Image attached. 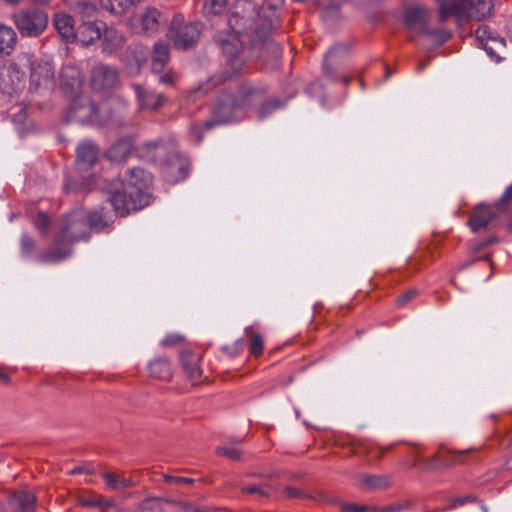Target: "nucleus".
<instances>
[{
  "mask_svg": "<svg viewBox=\"0 0 512 512\" xmlns=\"http://www.w3.org/2000/svg\"><path fill=\"white\" fill-rule=\"evenodd\" d=\"M65 189L69 192V191H75V190H80V188L77 187V183L75 180H72V179H68L65 183Z\"/></svg>",
  "mask_w": 512,
  "mask_h": 512,
  "instance_id": "bf43d9fd",
  "label": "nucleus"
},
{
  "mask_svg": "<svg viewBox=\"0 0 512 512\" xmlns=\"http://www.w3.org/2000/svg\"><path fill=\"white\" fill-rule=\"evenodd\" d=\"M166 480L169 482H175L178 484H190L192 483V479L180 476H166Z\"/></svg>",
  "mask_w": 512,
  "mask_h": 512,
  "instance_id": "6e6d98bb",
  "label": "nucleus"
},
{
  "mask_svg": "<svg viewBox=\"0 0 512 512\" xmlns=\"http://www.w3.org/2000/svg\"><path fill=\"white\" fill-rule=\"evenodd\" d=\"M202 130L203 127L200 124H193L190 126L189 135L190 138L197 144L202 141Z\"/></svg>",
  "mask_w": 512,
  "mask_h": 512,
  "instance_id": "de8ad7c7",
  "label": "nucleus"
},
{
  "mask_svg": "<svg viewBox=\"0 0 512 512\" xmlns=\"http://www.w3.org/2000/svg\"><path fill=\"white\" fill-rule=\"evenodd\" d=\"M84 76L80 69L73 64L62 66L59 74V86L68 96H77L82 89Z\"/></svg>",
  "mask_w": 512,
  "mask_h": 512,
  "instance_id": "a211bd4d",
  "label": "nucleus"
},
{
  "mask_svg": "<svg viewBox=\"0 0 512 512\" xmlns=\"http://www.w3.org/2000/svg\"><path fill=\"white\" fill-rule=\"evenodd\" d=\"M512 201V184L506 188L502 194L500 200L497 202L496 207L499 209L502 205H505Z\"/></svg>",
  "mask_w": 512,
  "mask_h": 512,
  "instance_id": "09e8293b",
  "label": "nucleus"
},
{
  "mask_svg": "<svg viewBox=\"0 0 512 512\" xmlns=\"http://www.w3.org/2000/svg\"><path fill=\"white\" fill-rule=\"evenodd\" d=\"M27 116L26 109L21 107L19 113L15 116L14 120L17 122H23Z\"/></svg>",
  "mask_w": 512,
  "mask_h": 512,
  "instance_id": "052dcab7",
  "label": "nucleus"
},
{
  "mask_svg": "<svg viewBox=\"0 0 512 512\" xmlns=\"http://www.w3.org/2000/svg\"><path fill=\"white\" fill-rule=\"evenodd\" d=\"M469 450L465 451H457L454 452L451 455H441V454H434L430 458H421L417 456L415 461L412 463L413 467H418L421 470L426 471H432L439 468H446L450 467L454 464L460 463L461 460L459 458L460 455L468 452Z\"/></svg>",
  "mask_w": 512,
  "mask_h": 512,
  "instance_id": "aec40b11",
  "label": "nucleus"
},
{
  "mask_svg": "<svg viewBox=\"0 0 512 512\" xmlns=\"http://www.w3.org/2000/svg\"><path fill=\"white\" fill-rule=\"evenodd\" d=\"M72 97L73 100L65 113V121L67 123L102 126L103 120L100 118V106H96L88 96L80 95V93Z\"/></svg>",
  "mask_w": 512,
  "mask_h": 512,
  "instance_id": "9d476101",
  "label": "nucleus"
},
{
  "mask_svg": "<svg viewBox=\"0 0 512 512\" xmlns=\"http://www.w3.org/2000/svg\"><path fill=\"white\" fill-rule=\"evenodd\" d=\"M119 84V71L116 67L99 63L92 68L91 85L94 90L108 91Z\"/></svg>",
  "mask_w": 512,
  "mask_h": 512,
  "instance_id": "f3484780",
  "label": "nucleus"
},
{
  "mask_svg": "<svg viewBox=\"0 0 512 512\" xmlns=\"http://www.w3.org/2000/svg\"><path fill=\"white\" fill-rule=\"evenodd\" d=\"M54 25L58 33L67 42H75L76 31L74 19L66 13H57L54 16Z\"/></svg>",
  "mask_w": 512,
  "mask_h": 512,
  "instance_id": "393cba45",
  "label": "nucleus"
},
{
  "mask_svg": "<svg viewBox=\"0 0 512 512\" xmlns=\"http://www.w3.org/2000/svg\"><path fill=\"white\" fill-rule=\"evenodd\" d=\"M125 70H126V73L129 75V76H136L140 73L141 69L139 68V64H135V62L130 59L126 64H125Z\"/></svg>",
  "mask_w": 512,
  "mask_h": 512,
  "instance_id": "8fccbe9b",
  "label": "nucleus"
},
{
  "mask_svg": "<svg viewBox=\"0 0 512 512\" xmlns=\"http://www.w3.org/2000/svg\"><path fill=\"white\" fill-rule=\"evenodd\" d=\"M9 501L14 512H35L36 497L34 494L24 491L14 492Z\"/></svg>",
  "mask_w": 512,
  "mask_h": 512,
  "instance_id": "bb28decb",
  "label": "nucleus"
},
{
  "mask_svg": "<svg viewBox=\"0 0 512 512\" xmlns=\"http://www.w3.org/2000/svg\"><path fill=\"white\" fill-rule=\"evenodd\" d=\"M438 33L440 34L441 42H445L450 37L446 31H439Z\"/></svg>",
  "mask_w": 512,
  "mask_h": 512,
  "instance_id": "69168bd1",
  "label": "nucleus"
},
{
  "mask_svg": "<svg viewBox=\"0 0 512 512\" xmlns=\"http://www.w3.org/2000/svg\"><path fill=\"white\" fill-rule=\"evenodd\" d=\"M283 5V0L266 1L258 11L260 19L256 18V25L250 34L252 49L257 57L262 59H279L282 55L280 45L269 38L273 29L279 24L276 10Z\"/></svg>",
  "mask_w": 512,
  "mask_h": 512,
  "instance_id": "20e7f679",
  "label": "nucleus"
},
{
  "mask_svg": "<svg viewBox=\"0 0 512 512\" xmlns=\"http://www.w3.org/2000/svg\"><path fill=\"white\" fill-rule=\"evenodd\" d=\"M468 501H475V497H473L472 495H469V496H465V497L456 498L452 501L451 507L456 508L458 506H463Z\"/></svg>",
  "mask_w": 512,
  "mask_h": 512,
  "instance_id": "5fc2aeb1",
  "label": "nucleus"
},
{
  "mask_svg": "<svg viewBox=\"0 0 512 512\" xmlns=\"http://www.w3.org/2000/svg\"><path fill=\"white\" fill-rule=\"evenodd\" d=\"M131 87L135 92L136 101L140 110L155 111L161 108L166 102V97L162 93L148 90L140 84H132Z\"/></svg>",
  "mask_w": 512,
  "mask_h": 512,
  "instance_id": "4be33fe9",
  "label": "nucleus"
},
{
  "mask_svg": "<svg viewBox=\"0 0 512 512\" xmlns=\"http://www.w3.org/2000/svg\"><path fill=\"white\" fill-rule=\"evenodd\" d=\"M243 492L251 494H259L261 497H269L271 490L267 486L249 485L243 488Z\"/></svg>",
  "mask_w": 512,
  "mask_h": 512,
  "instance_id": "c03bdc74",
  "label": "nucleus"
},
{
  "mask_svg": "<svg viewBox=\"0 0 512 512\" xmlns=\"http://www.w3.org/2000/svg\"><path fill=\"white\" fill-rule=\"evenodd\" d=\"M128 103L119 97H112L100 105L102 125L119 128L129 124Z\"/></svg>",
  "mask_w": 512,
  "mask_h": 512,
  "instance_id": "ddd939ff",
  "label": "nucleus"
},
{
  "mask_svg": "<svg viewBox=\"0 0 512 512\" xmlns=\"http://www.w3.org/2000/svg\"><path fill=\"white\" fill-rule=\"evenodd\" d=\"M34 226L43 234H47L50 227V220L44 212H38L33 219Z\"/></svg>",
  "mask_w": 512,
  "mask_h": 512,
  "instance_id": "a19ab883",
  "label": "nucleus"
},
{
  "mask_svg": "<svg viewBox=\"0 0 512 512\" xmlns=\"http://www.w3.org/2000/svg\"><path fill=\"white\" fill-rule=\"evenodd\" d=\"M184 17L176 14L168 31V36L176 49L186 50L191 48L199 39L201 33V24L192 22L183 25Z\"/></svg>",
  "mask_w": 512,
  "mask_h": 512,
  "instance_id": "9b49d317",
  "label": "nucleus"
},
{
  "mask_svg": "<svg viewBox=\"0 0 512 512\" xmlns=\"http://www.w3.org/2000/svg\"><path fill=\"white\" fill-rule=\"evenodd\" d=\"M9 381H10L9 375H7L6 373L0 371V382L8 383Z\"/></svg>",
  "mask_w": 512,
  "mask_h": 512,
  "instance_id": "0e129e2a",
  "label": "nucleus"
},
{
  "mask_svg": "<svg viewBox=\"0 0 512 512\" xmlns=\"http://www.w3.org/2000/svg\"><path fill=\"white\" fill-rule=\"evenodd\" d=\"M428 19V11L421 6L408 8L404 13V22L408 29L416 33L433 36L436 32L428 28Z\"/></svg>",
  "mask_w": 512,
  "mask_h": 512,
  "instance_id": "6ab92c4d",
  "label": "nucleus"
},
{
  "mask_svg": "<svg viewBox=\"0 0 512 512\" xmlns=\"http://www.w3.org/2000/svg\"><path fill=\"white\" fill-rule=\"evenodd\" d=\"M475 39L495 62H500L502 53L505 50V41L487 25H480L475 31Z\"/></svg>",
  "mask_w": 512,
  "mask_h": 512,
  "instance_id": "2eb2a0df",
  "label": "nucleus"
},
{
  "mask_svg": "<svg viewBox=\"0 0 512 512\" xmlns=\"http://www.w3.org/2000/svg\"><path fill=\"white\" fill-rule=\"evenodd\" d=\"M493 7L492 0H439L442 21L452 15L458 18L467 17L479 21L489 16Z\"/></svg>",
  "mask_w": 512,
  "mask_h": 512,
  "instance_id": "1a4fd4ad",
  "label": "nucleus"
},
{
  "mask_svg": "<svg viewBox=\"0 0 512 512\" xmlns=\"http://www.w3.org/2000/svg\"><path fill=\"white\" fill-rule=\"evenodd\" d=\"M87 219L88 213L83 209H75L64 216L59 224L55 244L41 256V262H60L72 254L73 243L88 240L90 230Z\"/></svg>",
  "mask_w": 512,
  "mask_h": 512,
  "instance_id": "7ed1b4c3",
  "label": "nucleus"
},
{
  "mask_svg": "<svg viewBox=\"0 0 512 512\" xmlns=\"http://www.w3.org/2000/svg\"><path fill=\"white\" fill-rule=\"evenodd\" d=\"M245 333L248 337H250V352L254 356L261 355L263 351V339L261 335L254 332L251 327H247L245 329Z\"/></svg>",
  "mask_w": 512,
  "mask_h": 512,
  "instance_id": "4c0bfd02",
  "label": "nucleus"
},
{
  "mask_svg": "<svg viewBox=\"0 0 512 512\" xmlns=\"http://www.w3.org/2000/svg\"><path fill=\"white\" fill-rule=\"evenodd\" d=\"M352 511V506L350 504L346 505L344 508V512H350Z\"/></svg>",
  "mask_w": 512,
  "mask_h": 512,
  "instance_id": "774afa93",
  "label": "nucleus"
},
{
  "mask_svg": "<svg viewBox=\"0 0 512 512\" xmlns=\"http://www.w3.org/2000/svg\"><path fill=\"white\" fill-rule=\"evenodd\" d=\"M83 506L99 507L102 511L114 505L113 501L102 498H90L82 501Z\"/></svg>",
  "mask_w": 512,
  "mask_h": 512,
  "instance_id": "79ce46f5",
  "label": "nucleus"
},
{
  "mask_svg": "<svg viewBox=\"0 0 512 512\" xmlns=\"http://www.w3.org/2000/svg\"><path fill=\"white\" fill-rule=\"evenodd\" d=\"M207 91H208V88H206V86H201V87H199V89H198V92H199V93H202V92H203V93H206Z\"/></svg>",
  "mask_w": 512,
  "mask_h": 512,
  "instance_id": "338daca9",
  "label": "nucleus"
},
{
  "mask_svg": "<svg viewBox=\"0 0 512 512\" xmlns=\"http://www.w3.org/2000/svg\"><path fill=\"white\" fill-rule=\"evenodd\" d=\"M325 77L335 83L348 85L352 74V49L349 44L338 43L330 48L323 60Z\"/></svg>",
  "mask_w": 512,
  "mask_h": 512,
  "instance_id": "0eeeda50",
  "label": "nucleus"
},
{
  "mask_svg": "<svg viewBox=\"0 0 512 512\" xmlns=\"http://www.w3.org/2000/svg\"><path fill=\"white\" fill-rule=\"evenodd\" d=\"M170 59V46L168 43L158 41L153 46L152 72L162 73Z\"/></svg>",
  "mask_w": 512,
  "mask_h": 512,
  "instance_id": "a878e982",
  "label": "nucleus"
},
{
  "mask_svg": "<svg viewBox=\"0 0 512 512\" xmlns=\"http://www.w3.org/2000/svg\"><path fill=\"white\" fill-rule=\"evenodd\" d=\"M496 217V212L489 206L479 205L473 211L469 226L473 232L486 228L488 224Z\"/></svg>",
  "mask_w": 512,
  "mask_h": 512,
  "instance_id": "b1692460",
  "label": "nucleus"
},
{
  "mask_svg": "<svg viewBox=\"0 0 512 512\" xmlns=\"http://www.w3.org/2000/svg\"><path fill=\"white\" fill-rule=\"evenodd\" d=\"M417 295V290L412 289L405 293H403L401 296L398 297L397 303L399 306L405 305L410 299L414 298Z\"/></svg>",
  "mask_w": 512,
  "mask_h": 512,
  "instance_id": "3c124183",
  "label": "nucleus"
},
{
  "mask_svg": "<svg viewBox=\"0 0 512 512\" xmlns=\"http://www.w3.org/2000/svg\"><path fill=\"white\" fill-rule=\"evenodd\" d=\"M283 105L284 103L278 98L264 102L257 111L259 119H265L269 117L273 112L282 108Z\"/></svg>",
  "mask_w": 512,
  "mask_h": 512,
  "instance_id": "58836bf2",
  "label": "nucleus"
},
{
  "mask_svg": "<svg viewBox=\"0 0 512 512\" xmlns=\"http://www.w3.org/2000/svg\"><path fill=\"white\" fill-rule=\"evenodd\" d=\"M148 50L147 49H138L135 51L133 57L131 58L135 64H139V68L142 69V67L146 64L147 62V57H148Z\"/></svg>",
  "mask_w": 512,
  "mask_h": 512,
  "instance_id": "49530a36",
  "label": "nucleus"
},
{
  "mask_svg": "<svg viewBox=\"0 0 512 512\" xmlns=\"http://www.w3.org/2000/svg\"><path fill=\"white\" fill-rule=\"evenodd\" d=\"M372 510L373 509L369 508L368 506L354 504V512H369Z\"/></svg>",
  "mask_w": 512,
  "mask_h": 512,
  "instance_id": "680f3d73",
  "label": "nucleus"
},
{
  "mask_svg": "<svg viewBox=\"0 0 512 512\" xmlns=\"http://www.w3.org/2000/svg\"><path fill=\"white\" fill-rule=\"evenodd\" d=\"M72 10L80 16L83 21L84 20H90L93 18L97 12V8L95 4L88 0H78L76 1L73 6Z\"/></svg>",
  "mask_w": 512,
  "mask_h": 512,
  "instance_id": "72a5a7b5",
  "label": "nucleus"
},
{
  "mask_svg": "<svg viewBox=\"0 0 512 512\" xmlns=\"http://www.w3.org/2000/svg\"><path fill=\"white\" fill-rule=\"evenodd\" d=\"M143 150L151 161L162 167L167 181L177 183L187 177L189 162L177 151L173 142H147Z\"/></svg>",
  "mask_w": 512,
  "mask_h": 512,
  "instance_id": "423d86ee",
  "label": "nucleus"
},
{
  "mask_svg": "<svg viewBox=\"0 0 512 512\" xmlns=\"http://www.w3.org/2000/svg\"><path fill=\"white\" fill-rule=\"evenodd\" d=\"M21 65L30 69L29 90L40 95L55 87L54 67L50 59L36 58L31 54L21 55Z\"/></svg>",
  "mask_w": 512,
  "mask_h": 512,
  "instance_id": "6e6552de",
  "label": "nucleus"
},
{
  "mask_svg": "<svg viewBox=\"0 0 512 512\" xmlns=\"http://www.w3.org/2000/svg\"><path fill=\"white\" fill-rule=\"evenodd\" d=\"M23 69L24 65H21L20 55L16 61L9 64L0 74V88L4 93L12 96L24 88L25 72Z\"/></svg>",
  "mask_w": 512,
  "mask_h": 512,
  "instance_id": "dca6fc26",
  "label": "nucleus"
},
{
  "mask_svg": "<svg viewBox=\"0 0 512 512\" xmlns=\"http://www.w3.org/2000/svg\"><path fill=\"white\" fill-rule=\"evenodd\" d=\"M17 40L15 31L6 25H0V60L12 53Z\"/></svg>",
  "mask_w": 512,
  "mask_h": 512,
  "instance_id": "c85d7f7f",
  "label": "nucleus"
},
{
  "mask_svg": "<svg viewBox=\"0 0 512 512\" xmlns=\"http://www.w3.org/2000/svg\"><path fill=\"white\" fill-rule=\"evenodd\" d=\"M226 6V0H207L203 6L206 15H220Z\"/></svg>",
  "mask_w": 512,
  "mask_h": 512,
  "instance_id": "ea45409f",
  "label": "nucleus"
},
{
  "mask_svg": "<svg viewBox=\"0 0 512 512\" xmlns=\"http://www.w3.org/2000/svg\"><path fill=\"white\" fill-rule=\"evenodd\" d=\"M98 149L97 146L90 141L81 143L76 150V165L81 171H87L97 161Z\"/></svg>",
  "mask_w": 512,
  "mask_h": 512,
  "instance_id": "5701e85b",
  "label": "nucleus"
},
{
  "mask_svg": "<svg viewBox=\"0 0 512 512\" xmlns=\"http://www.w3.org/2000/svg\"><path fill=\"white\" fill-rule=\"evenodd\" d=\"M103 9L114 15H122L129 8V0H99Z\"/></svg>",
  "mask_w": 512,
  "mask_h": 512,
  "instance_id": "c9c22d12",
  "label": "nucleus"
},
{
  "mask_svg": "<svg viewBox=\"0 0 512 512\" xmlns=\"http://www.w3.org/2000/svg\"><path fill=\"white\" fill-rule=\"evenodd\" d=\"M148 370L152 377L158 379H168L171 375L169 362L164 358L151 361L148 365Z\"/></svg>",
  "mask_w": 512,
  "mask_h": 512,
  "instance_id": "2f4dec72",
  "label": "nucleus"
},
{
  "mask_svg": "<svg viewBox=\"0 0 512 512\" xmlns=\"http://www.w3.org/2000/svg\"><path fill=\"white\" fill-rule=\"evenodd\" d=\"M401 509V506L396 504V505H390V506H387L385 508V512H395V511H398Z\"/></svg>",
  "mask_w": 512,
  "mask_h": 512,
  "instance_id": "e2e57ef3",
  "label": "nucleus"
},
{
  "mask_svg": "<svg viewBox=\"0 0 512 512\" xmlns=\"http://www.w3.org/2000/svg\"><path fill=\"white\" fill-rule=\"evenodd\" d=\"M103 477L106 485L112 490H124L132 486V482L129 479L120 477L115 473L105 472Z\"/></svg>",
  "mask_w": 512,
  "mask_h": 512,
  "instance_id": "f704fd0d",
  "label": "nucleus"
},
{
  "mask_svg": "<svg viewBox=\"0 0 512 512\" xmlns=\"http://www.w3.org/2000/svg\"><path fill=\"white\" fill-rule=\"evenodd\" d=\"M217 453L232 460H239L241 457V451L236 447H219Z\"/></svg>",
  "mask_w": 512,
  "mask_h": 512,
  "instance_id": "a18cd8bd",
  "label": "nucleus"
},
{
  "mask_svg": "<svg viewBox=\"0 0 512 512\" xmlns=\"http://www.w3.org/2000/svg\"><path fill=\"white\" fill-rule=\"evenodd\" d=\"M131 27L137 34L158 32L166 23L165 17L154 7H146L131 18Z\"/></svg>",
  "mask_w": 512,
  "mask_h": 512,
  "instance_id": "4468645a",
  "label": "nucleus"
},
{
  "mask_svg": "<svg viewBox=\"0 0 512 512\" xmlns=\"http://www.w3.org/2000/svg\"><path fill=\"white\" fill-rule=\"evenodd\" d=\"M159 81L162 84L170 85L173 83V75L171 73H163L161 74Z\"/></svg>",
  "mask_w": 512,
  "mask_h": 512,
  "instance_id": "13d9d810",
  "label": "nucleus"
},
{
  "mask_svg": "<svg viewBox=\"0 0 512 512\" xmlns=\"http://www.w3.org/2000/svg\"><path fill=\"white\" fill-rule=\"evenodd\" d=\"M264 93L265 90L262 87L249 84L240 86L238 96L227 91L222 92L213 108L212 120L206 121L204 127L211 129L217 124H227L240 120L244 109L260 99Z\"/></svg>",
  "mask_w": 512,
  "mask_h": 512,
  "instance_id": "39448f33",
  "label": "nucleus"
},
{
  "mask_svg": "<svg viewBox=\"0 0 512 512\" xmlns=\"http://www.w3.org/2000/svg\"><path fill=\"white\" fill-rule=\"evenodd\" d=\"M35 249V242L26 234L21 236V253L23 257L30 256Z\"/></svg>",
  "mask_w": 512,
  "mask_h": 512,
  "instance_id": "37998d69",
  "label": "nucleus"
},
{
  "mask_svg": "<svg viewBox=\"0 0 512 512\" xmlns=\"http://www.w3.org/2000/svg\"><path fill=\"white\" fill-rule=\"evenodd\" d=\"M100 40H103V50L105 52L112 53L113 51L117 50L119 47L122 46V44L124 43V36L116 29L108 28L105 25V30H103L102 38Z\"/></svg>",
  "mask_w": 512,
  "mask_h": 512,
  "instance_id": "c756f323",
  "label": "nucleus"
},
{
  "mask_svg": "<svg viewBox=\"0 0 512 512\" xmlns=\"http://www.w3.org/2000/svg\"><path fill=\"white\" fill-rule=\"evenodd\" d=\"M94 470L91 468V466L88 465H81L73 468L68 472L70 475H77V474H92Z\"/></svg>",
  "mask_w": 512,
  "mask_h": 512,
  "instance_id": "603ef678",
  "label": "nucleus"
},
{
  "mask_svg": "<svg viewBox=\"0 0 512 512\" xmlns=\"http://www.w3.org/2000/svg\"><path fill=\"white\" fill-rule=\"evenodd\" d=\"M105 23L99 20H84L77 28L75 42L89 46L102 38Z\"/></svg>",
  "mask_w": 512,
  "mask_h": 512,
  "instance_id": "412c9836",
  "label": "nucleus"
},
{
  "mask_svg": "<svg viewBox=\"0 0 512 512\" xmlns=\"http://www.w3.org/2000/svg\"><path fill=\"white\" fill-rule=\"evenodd\" d=\"M14 23L24 37H37L47 27L48 16L38 9L21 10L13 15Z\"/></svg>",
  "mask_w": 512,
  "mask_h": 512,
  "instance_id": "f8f14e48",
  "label": "nucleus"
},
{
  "mask_svg": "<svg viewBox=\"0 0 512 512\" xmlns=\"http://www.w3.org/2000/svg\"><path fill=\"white\" fill-rule=\"evenodd\" d=\"M198 360L199 358L195 355L188 354L182 356L183 368L192 379H197L201 374L200 368L198 367Z\"/></svg>",
  "mask_w": 512,
  "mask_h": 512,
  "instance_id": "e433bc0d",
  "label": "nucleus"
},
{
  "mask_svg": "<svg viewBox=\"0 0 512 512\" xmlns=\"http://www.w3.org/2000/svg\"><path fill=\"white\" fill-rule=\"evenodd\" d=\"M132 150V138H120L106 152V157L112 162H122L130 155Z\"/></svg>",
  "mask_w": 512,
  "mask_h": 512,
  "instance_id": "cd10ccee",
  "label": "nucleus"
},
{
  "mask_svg": "<svg viewBox=\"0 0 512 512\" xmlns=\"http://www.w3.org/2000/svg\"><path fill=\"white\" fill-rule=\"evenodd\" d=\"M87 221L89 229L94 228L96 230H101L108 226L109 222L112 221V215L105 209L95 210L88 214Z\"/></svg>",
  "mask_w": 512,
  "mask_h": 512,
  "instance_id": "7c9ffc66",
  "label": "nucleus"
},
{
  "mask_svg": "<svg viewBox=\"0 0 512 512\" xmlns=\"http://www.w3.org/2000/svg\"><path fill=\"white\" fill-rule=\"evenodd\" d=\"M151 183V173L140 167L128 169L126 178L121 182V188L115 187L110 191L109 201L115 212L120 216H125L131 211L147 206L150 202V195L145 189Z\"/></svg>",
  "mask_w": 512,
  "mask_h": 512,
  "instance_id": "f03ea898",
  "label": "nucleus"
},
{
  "mask_svg": "<svg viewBox=\"0 0 512 512\" xmlns=\"http://www.w3.org/2000/svg\"><path fill=\"white\" fill-rule=\"evenodd\" d=\"M285 495L289 498H302L305 494L298 488L288 487L284 491Z\"/></svg>",
  "mask_w": 512,
  "mask_h": 512,
  "instance_id": "864d4df0",
  "label": "nucleus"
},
{
  "mask_svg": "<svg viewBox=\"0 0 512 512\" xmlns=\"http://www.w3.org/2000/svg\"><path fill=\"white\" fill-rule=\"evenodd\" d=\"M256 18L260 19V12L255 2L252 0H237L231 16L228 18L229 29L219 31L215 36L223 55L233 69H239L243 64L241 56L243 42L240 39V34L246 33L250 38V34L256 25Z\"/></svg>",
  "mask_w": 512,
  "mask_h": 512,
  "instance_id": "f257e3e1",
  "label": "nucleus"
},
{
  "mask_svg": "<svg viewBox=\"0 0 512 512\" xmlns=\"http://www.w3.org/2000/svg\"><path fill=\"white\" fill-rule=\"evenodd\" d=\"M182 340L179 335H169L162 340L163 345H174Z\"/></svg>",
  "mask_w": 512,
  "mask_h": 512,
  "instance_id": "4d7b16f0",
  "label": "nucleus"
},
{
  "mask_svg": "<svg viewBox=\"0 0 512 512\" xmlns=\"http://www.w3.org/2000/svg\"><path fill=\"white\" fill-rule=\"evenodd\" d=\"M359 483L367 489H381L389 486L390 480L386 476L377 475H360L358 477Z\"/></svg>",
  "mask_w": 512,
  "mask_h": 512,
  "instance_id": "473e14b6",
  "label": "nucleus"
}]
</instances>
